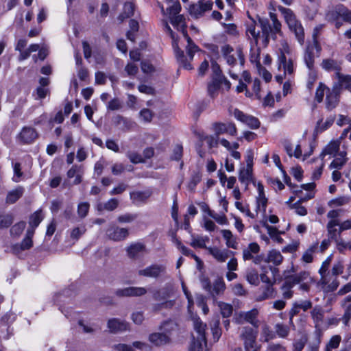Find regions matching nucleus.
Wrapping results in <instances>:
<instances>
[{
	"instance_id": "f257e3e1",
	"label": "nucleus",
	"mask_w": 351,
	"mask_h": 351,
	"mask_svg": "<svg viewBox=\"0 0 351 351\" xmlns=\"http://www.w3.org/2000/svg\"><path fill=\"white\" fill-rule=\"evenodd\" d=\"M193 321L195 335H193V341L189 351H208L206 349L207 346L205 333L206 324L197 317H193Z\"/></svg>"
},
{
	"instance_id": "f03ea898",
	"label": "nucleus",
	"mask_w": 351,
	"mask_h": 351,
	"mask_svg": "<svg viewBox=\"0 0 351 351\" xmlns=\"http://www.w3.org/2000/svg\"><path fill=\"white\" fill-rule=\"evenodd\" d=\"M258 332L251 327H243L240 333V337L243 341L245 351H258L259 346L256 343Z\"/></svg>"
},
{
	"instance_id": "7ed1b4c3",
	"label": "nucleus",
	"mask_w": 351,
	"mask_h": 351,
	"mask_svg": "<svg viewBox=\"0 0 351 351\" xmlns=\"http://www.w3.org/2000/svg\"><path fill=\"white\" fill-rule=\"evenodd\" d=\"M342 18L343 21L351 22V11L343 5H338L332 10L328 11L326 19L328 21L332 23Z\"/></svg>"
},
{
	"instance_id": "20e7f679",
	"label": "nucleus",
	"mask_w": 351,
	"mask_h": 351,
	"mask_svg": "<svg viewBox=\"0 0 351 351\" xmlns=\"http://www.w3.org/2000/svg\"><path fill=\"white\" fill-rule=\"evenodd\" d=\"M106 234L107 237L113 241H124L129 236V230L125 228H121L118 226L110 223L106 229Z\"/></svg>"
},
{
	"instance_id": "39448f33",
	"label": "nucleus",
	"mask_w": 351,
	"mask_h": 351,
	"mask_svg": "<svg viewBox=\"0 0 351 351\" xmlns=\"http://www.w3.org/2000/svg\"><path fill=\"white\" fill-rule=\"evenodd\" d=\"M213 5L211 1L200 0L197 3L190 5L189 12L193 18L198 19L202 16L206 12L210 10Z\"/></svg>"
},
{
	"instance_id": "423d86ee",
	"label": "nucleus",
	"mask_w": 351,
	"mask_h": 351,
	"mask_svg": "<svg viewBox=\"0 0 351 351\" xmlns=\"http://www.w3.org/2000/svg\"><path fill=\"white\" fill-rule=\"evenodd\" d=\"M166 28L173 39L172 46L174 49L177 60L179 62L180 66L186 70L192 69V65L189 62H188L186 58L184 56V51L179 48L177 41L174 39V33L167 23H166Z\"/></svg>"
},
{
	"instance_id": "0eeeda50",
	"label": "nucleus",
	"mask_w": 351,
	"mask_h": 351,
	"mask_svg": "<svg viewBox=\"0 0 351 351\" xmlns=\"http://www.w3.org/2000/svg\"><path fill=\"white\" fill-rule=\"evenodd\" d=\"M258 23L262 31L260 40L263 47H267L269 42V38L276 39V34L274 33L272 27L268 20L258 18Z\"/></svg>"
},
{
	"instance_id": "6e6552de",
	"label": "nucleus",
	"mask_w": 351,
	"mask_h": 351,
	"mask_svg": "<svg viewBox=\"0 0 351 351\" xmlns=\"http://www.w3.org/2000/svg\"><path fill=\"white\" fill-rule=\"evenodd\" d=\"M166 271V267L163 265L152 264L145 269L138 271L140 276L147 278H158L163 275Z\"/></svg>"
},
{
	"instance_id": "1a4fd4ad",
	"label": "nucleus",
	"mask_w": 351,
	"mask_h": 351,
	"mask_svg": "<svg viewBox=\"0 0 351 351\" xmlns=\"http://www.w3.org/2000/svg\"><path fill=\"white\" fill-rule=\"evenodd\" d=\"M128 256L130 259L136 260L144 256L147 253V248L144 243L141 242H134L130 243L126 247Z\"/></svg>"
},
{
	"instance_id": "9d476101",
	"label": "nucleus",
	"mask_w": 351,
	"mask_h": 351,
	"mask_svg": "<svg viewBox=\"0 0 351 351\" xmlns=\"http://www.w3.org/2000/svg\"><path fill=\"white\" fill-rule=\"evenodd\" d=\"M212 128L217 138L223 134L235 136L237 133V128L232 123H214L212 125Z\"/></svg>"
},
{
	"instance_id": "9b49d317",
	"label": "nucleus",
	"mask_w": 351,
	"mask_h": 351,
	"mask_svg": "<svg viewBox=\"0 0 351 351\" xmlns=\"http://www.w3.org/2000/svg\"><path fill=\"white\" fill-rule=\"evenodd\" d=\"M246 35L250 40L252 49L258 45L261 34L259 30H256V22L253 19L246 23Z\"/></svg>"
},
{
	"instance_id": "f8f14e48",
	"label": "nucleus",
	"mask_w": 351,
	"mask_h": 351,
	"mask_svg": "<svg viewBox=\"0 0 351 351\" xmlns=\"http://www.w3.org/2000/svg\"><path fill=\"white\" fill-rule=\"evenodd\" d=\"M284 275L285 278L282 285L291 289L295 285L304 282L309 277L308 273L306 271H302L299 274L290 276H286L285 274Z\"/></svg>"
},
{
	"instance_id": "ddd939ff",
	"label": "nucleus",
	"mask_w": 351,
	"mask_h": 351,
	"mask_svg": "<svg viewBox=\"0 0 351 351\" xmlns=\"http://www.w3.org/2000/svg\"><path fill=\"white\" fill-rule=\"evenodd\" d=\"M147 293L144 287H129L124 289L116 290L115 294L118 297H134L141 296Z\"/></svg>"
},
{
	"instance_id": "4468645a",
	"label": "nucleus",
	"mask_w": 351,
	"mask_h": 351,
	"mask_svg": "<svg viewBox=\"0 0 351 351\" xmlns=\"http://www.w3.org/2000/svg\"><path fill=\"white\" fill-rule=\"evenodd\" d=\"M38 137L36 130L32 127H24L18 136L19 141L23 144H30Z\"/></svg>"
},
{
	"instance_id": "2eb2a0df",
	"label": "nucleus",
	"mask_w": 351,
	"mask_h": 351,
	"mask_svg": "<svg viewBox=\"0 0 351 351\" xmlns=\"http://www.w3.org/2000/svg\"><path fill=\"white\" fill-rule=\"evenodd\" d=\"M278 70L282 71L284 75H292L295 71L293 60L291 57L281 56L278 58Z\"/></svg>"
},
{
	"instance_id": "dca6fc26",
	"label": "nucleus",
	"mask_w": 351,
	"mask_h": 351,
	"mask_svg": "<svg viewBox=\"0 0 351 351\" xmlns=\"http://www.w3.org/2000/svg\"><path fill=\"white\" fill-rule=\"evenodd\" d=\"M276 296V291L272 284L260 287L256 293L257 301H263L274 298Z\"/></svg>"
},
{
	"instance_id": "f3484780",
	"label": "nucleus",
	"mask_w": 351,
	"mask_h": 351,
	"mask_svg": "<svg viewBox=\"0 0 351 351\" xmlns=\"http://www.w3.org/2000/svg\"><path fill=\"white\" fill-rule=\"evenodd\" d=\"M107 326L111 333H118L128 329V324L117 318H112L108 321Z\"/></svg>"
},
{
	"instance_id": "a211bd4d",
	"label": "nucleus",
	"mask_w": 351,
	"mask_h": 351,
	"mask_svg": "<svg viewBox=\"0 0 351 351\" xmlns=\"http://www.w3.org/2000/svg\"><path fill=\"white\" fill-rule=\"evenodd\" d=\"M335 78L337 82L335 87L339 91L340 89H346L351 92V75H344L339 71L335 73Z\"/></svg>"
},
{
	"instance_id": "6ab92c4d",
	"label": "nucleus",
	"mask_w": 351,
	"mask_h": 351,
	"mask_svg": "<svg viewBox=\"0 0 351 351\" xmlns=\"http://www.w3.org/2000/svg\"><path fill=\"white\" fill-rule=\"evenodd\" d=\"M209 253L219 262H225L230 255H234V252L226 249L220 250L217 247H208Z\"/></svg>"
},
{
	"instance_id": "aec40b11",
	"label": "nucleus",
	"mask_w": 351,
	"mask_h": 351,
	"mask_svg": "<svg viewBox=\"0 0 351 351\" xmlns=\"http://www.w3.org/2000/svg\"><path fill=\"white\" fill-rule=\"evenodd\" d=\"M226 289V285L221 278H217L211 286V291L208 293L213 299V302L216 301V296L222 295Z\"/></svg>"
},
{
	"instance_id": "412c9836",
	"label": "nucleus",
	"mask_w": 351,
	"mask_h": 351,
	"mask_svg": "<svg viewBox=\"0 0 351 351\" xmlns=\"http://www.w3.org/2000/svg\"><path fill=\"white\" fill-rule=\"evenodd\" d=\"M312 307V302L310 300H303L300 302H295L293 304V307L289 311L290 322H292L293 317L299 313L300 310L302 309L304 311Z\"/></svg>"
},
{
	"instance_id": "4be33fe9",
	"label": "nucleus",
	"mask_w": 351,
	"mask_h": 351,
	"mask_svg": "<svg viewBox=\"0 0 351 351\" xmlns=\"http://www.w3.org/2000/svg\"><path fill=\"white\" fill-rule=\"evenodd\" d=\"M339 91L335 87L332 90L328 89L326 105L328 110H332L337 106L339 103Z\"/></svg>"
},
{
	"instance_id": "5701e85b",
	"label": "nucleus",
	"mask_w": 351,
	"mask_h": 351,
	"mask_svg": "<svg viewBox=\"0 0 351 351\" xmlns=\"http://www.w3.org/2000/svg\"><path fill=\"white\" fill-rule=\"evenodd\" d=\"M278 10L283 15L284 19L289 27L296 25V24L300 23L297 19L295 15L293 14L291 10L286 8L282 6L278 7Z\"/></svg>"
},
{
	"instance_id": "b1692460",
	"label": "nucleus",
	"mask_w": 351,
	"mask_h": 351,
	"mask_svg": "<svg viewBox=\"0 0 351 351\" xmlns=\"http://www.w3.org/2000/svg\"><path fill=\"white\" fill-rule=\"evenodd\" d=\"M149 340L155 346H160L168 343L170 341V338L165 333L154 332L149 335Z\"/></svg>"
},
{
	"instance_id": "393cba45",
	"label": "nucleus",
	"mask_w": 351,
	"mask_h": 351,
	"mask_svg": "<svg viewBox=\"0 0 351 351\" xmlns=\"http://www.w3.org/2000/svg\"><path fill=\"white\" fill-rule=\"evenodd\" d=\"M260 252V246L257 243H250L248 246L243 250V259L246 261L254 258V255Z\"/></svg>"
},
{
	"instance_id": "a878e982",
	"label": "nucleus",
	"mask_w": 351,
	"mask_h": 351,
	"mask_svg": "<svg viewBox=\"0 0 351 351\" xmlns=\"http://www.w3.org/2000/svg\"><path fill=\"white\" fill-rule=\"evenodd\" d=\"M334 157L335 158L329 166L330 169H341L347 162L346 152L341 151Z\"/></svg>"
},
{
	"instance_id": "bb28decb",
	"label": "nucleus",
	"mask_w": 351,
	"mask_h": 351,
	"mask_svg": "<svg viewBox=\"0 0 351 351\" xmlns=\"http://www.w3.org/2000/svg\"><path fill=\"white\" fill-rule=\"evenodd\" d=\"M173 293V289L170 286H165L163 288L154 292L153 298L157 301L166 300Z\"/></svg>"
},
{
	"instance_id": "cd10ccee",
	"label": "nucleus",
	"mask_w": 351,
	"mask_h": 351,
	"mask_svg": "<svg viewBox=\"0 0 351 351\" xmlns=\"http://www.w3.org/2000/svg\"><path fill=\"white\" fill-rule=\"evenodd\" d=\"M340 141L339 140L333 141L329 143L324 148L320 156L323 158L326 155H331L335 156L339 152Z\"/></svg>"
},
{
	"instance_id": "c85d7f7f",
	"label": "nucleus",
	"mask_w": 351,
	"mask_h": 351,
	"mask_svg": "<svg viewBox=\"0 0 351 351\" xmlns=\"http://www.w3.org/2000/svg\"><path fill=\"white\" fill-rule=\"evenodd\" d=\"M262 225L267 229L271 239L278 243H283V239L280 235L282 233V232H280L276 228L269 226L267 221H262Z\"/></svg>"
},
{
	"instance_id": "c756f323",
	"label": "nucleus",
	"mask_w": 351,
	"mask_h": 351,
	"mask_svg": "<svg viewBox=\"0 0 351 351\" xmlns=\"http://www.w3.org/2000/svg\"><path fill=\"white\" fill-rule=\"evenodd\" d=\"M83 173L82 167L81 165H73L67 171V177L72 178L75 177L73 184H79L82 182V174Z\"/></svg>"
},
{
	"instance_id": "7c9ffc66",
	"label": "nucleus",
	"mask_w": 351,
	"mask_h": 351,
	"mask_svg": "<svg viewBox=\"0 0 351 351\" xmlns=\"http://www.w3.org/2000/svg\"><path fill=\"white\" fill-rule=\"evenodd\" d=\"M221 234L223 239L226 241V244L228 247L237 250L239 246L237 237H234L232 232L229 230H222Z\"/></svg>"
},
{
	"instance_id": "2f4dec72",
	"label": "nucleus",
	"mask_w": 351,
	"mask_h": 351,
	"mask_svg": "<svg viewBox=\"0 0 351 351\" xmlns=\"http://www.w3.org/2000/svg\"><path fill=\"white\" fill-rule=\"evenodd\" d=\"M170 22L172 25L178 31H181L184 36V33H187L186 30V25L184 23V17L183 15H175L170 16Z\"/></svg>"
},
{
	"instance_id": "473e14b6",
	"label": "nucleus",
	"mask_w": 351,
	"mask_h": 351,
	"mask_svg": "<svg viewBox=\"0 0 351 351\" xmlns=\"http://www.w3.org/2000/svg\"><path fill=\"white\" fill-rule=\"evenodd\" d=\"M152 195L150 191H134L130 193V198L134 204L145 202Z\"/></svg>"
},
{
	"instance_id": "72a5a7b5",
	"label": "nucleus",
	"mask_w": 351,
	"mask_h": 351,
	"mask_svg": "<svg viewBox=\"0 0 351 351\" xmlns=\"http://www.w3.org/2000/svg\"><path fill=\"white\" fill-rule=\"evenodd\" d=\"M339 225V221L338 219H332L328 221L327 223L326 228L328 230V234L329 239L332 241H335L340 237H338L337 234V226Z\"/></svg>"
},
{
	"instance_id": "f704fd0d",
	"label": "nucleus",
	"mask_w": 351,
	"mask_h": 351,
	"mask_svg": "<svg viewBox=\"0 0 351 351\" xmlns=\"http://www.w3.org/2000/svg\"><path fill=\"white\" fill-rule=\"evenodd\" d=\"M43 218L44 217L42 214L41 210H38L34 213L29 217V228L27 230H33L34 232L35 229L39 226Z\"/></svg>"
},
{
	"instance_id": "c9c22d12",
	"label": "nucleus",
	"mask_w": 351,
	"mask_h": 351,
	"mask_svg": "<svg viewBox=\"0 0 351 351\" xmlns=\"http://www.w3.org/2000/svg\"><path fill=\"white\" fill-rule=\"evenodd\" d=\"M283 256L281 253L276 250H270L267 254V262L271 263L274 265H280L283 261Z\"/></svg>"
},
{
	"instance_id": "e433bc0d",
	"label": "nucleus",
	"mask_w": 351,
	"mask_h": 351,
	"mask_svg": "<svg viewBox=\"0 0 351 351\" xmlns=\"http://www.w3.org/2000/svg\"><path fill=\"white\" fill-rule=\"evenodd\" d=\"M239 180L247 187L252 181V169L242 168L239 171Z\"/></svg>"
},
{
	"instance_id": "4c0bfd02",
	"label": "nucleus",
	"mask_w": 351,
	"mask_h": 351,
	"mask_svg": "<svg viewBox=\"0 0 351 351\" xmlns=\"http://www.w3.org/2000/svg\"><path fill=\"white\" fill-rule=\"evenodd\" d=\"M208 241L209 239L208 237L192 234L190 245L194 248H207L206 246V243Z\"/></svg>"
},
{
	"instance_id": "58836bf2",
	"label": "nucleus",
	"mask_w": 351,
	"mask_h": 351,
	"mask_svg": "<svg viewBox=\"0 0 351 351\" xmlns=\"http://www.w3.org/2000/svg\"><path fill=\"white\" fill-rule=\"evenodd\" d=\"M23 188L19 186L10 191L6 197V203L12 204L15 203L23 194Z\"/></svg>"
},
{
	"instance_id": "ea45409f",
	"label": "nucleus",
	"mask_w": 351,
	"mask_h": 351,
	"mask_svg": "<svg viewBox=\"0 0 351 351\" xmlns=\"http://www.w3.org/2000/svg\"><path fill=\"white\" fill-rule=\"evenodd\" d=\"M219 324L220 321L218 316L215 317L210 322V328L215 341H217L221 335V330L219 328Z\"/></svg>"
},
{
	"instance_id": "a19ab883",
	"label": "nucleus",
	"mask_w": 351,
	"mask_h": 351,
	"mask_svg": "<svg viewBox=\"0 0 351 351\" xmlns=\"http://www.w3.org/2000/svg\"><path fill=\"white\" fill-rule=\"evenodd\" d=\"M289 28L292 32L294 33L298 43L302 45L304 42V32L301 23L296 24L295 26L293 25V27H290Z\"/></svg>"
},
{
	"instance_id": "79ce46f5",
	"label": "nucleus",
	"mask_w": 351,
	"mask_h": 351,
	"mask_svg": "<svg viewBox=\"0 0 351 351\" xmlns=\"http://www.w3.org/2000/svg\"><path fill=\"white\" fill-rule=\"evenodd\" d=\"M221 88L219 80L212 79L211 82L208 84L207 90L208 95L215 98L217 95Z\"/></svg>"
},
{
	"instance_id": "37998d69",
	"label": "nucleus",
	"mask_w": 351,
	"mask_h": 351,
	"mask_svg": "<svg viewBox=\"0 0 351 351\" xmlns=\"http://www.w3.org/2000/svg\"><path fill=\"white\" fill-rule=\"evenodd\" d=\"M245 278L250 285L257 286L259 284V274L255 269H248L246 271Z\"/></svg>"
},
{
	"instance_id": "c03bdc74",
	"label": "nucleus",
	"mask_w": 351,
	"mask_h": 351,
	"mask_svg": "<svg viewBox=\"0 0 351 351\" xmlns=\"http://www.w3.org/2000/svg\"><path fill=\"white\" fill-rule=\"evenodd\" d=\"M304 61L308 69H313L314 66V53L313 47H308L304 54Z\"/></svg>"
},
{
	"instance_id": "a18cd8bd",
	"label": "nucleus",
	"mask_w": 351,
	"mask_h": 351,
	"mask_svg": "<svg viewBox=\"0 0 351 351\" xmlns=\"http://www.w3.org/2000/svg\"><path fill=\"white\" fill-rule=\"evenodd\" d=\"M335 119V116H330L326 118L325 121H323V120L318 121L316 125L317 132H322L329 128L333 124Z\"/></svg>"
},
{
	"instance_id": "49530a36",
	"label": "nucleus",
	"mask_w": 351,
	"mask_h": 351,
	"mask_svg": "<svg viewBox=\"0 0 351 351\" xmlns=\"http://www.w3.org/2000/svg\"><path fill=\"white\" fill-rule=\"evenodd\" d=\"M184 38L187 40V46H186V53L188 56L189 57L190 60H192L194 56V54L196 51L199 50V47L193 43L192 39L189 36L187 33H184Z\"/></svg>"
},
{
	"instance_id": "de8ad7c7",
	"label": "nucleus",
	"mask_w": 351,
	"mask_h": 351,
	"mask_svg": "<svg viewBox=\"0 0 351 351\" xmlns=\"http://www.w3.org/2000/svg\"><path fill=\"white\" fill-rule=\"evenodd\" d=\"M134 12V5L132 2H127L124 4L123 11L119 15V19L123 21L125 19L133 16Z\"/></svg>"
},
{
	"instance_id": "09e8293b",
	"label": "nucleus",
	"mask_w": 351,
	"mask_h": 351,
	"mask_svg": "<svg viewBox=\"0 0 351 351\" xmlns=\"http://www.w3.org/2000/svg\"><path fill=\"white\" fill-rule=\"evenodd\" d=\"M314 161L317 163V165L313 171L312 179L313 180H317L320 178L322 174L324 162L323 161V158H317Z\"/></svg>"
},
{
	"instance_id": "8fccbe9b",
	"label": "nucleus",
	"mask_w": 351,
	"mask_h": 351,
	"mask_svg": "<svg viewBox=\"0 0 351 351\" xmlns=\"http://www.w3.org/2000/svg\"><path fill=\"white\" fill-rule=\"evenodd\" d=\"M291 49L289 47L288 43L285 40H282L280 42V46L278 48V58H280L281 56L285 57H291Z\"/></svg>"
},
{
	"instance_id": "3c124183",
	"label": "nucleus",
	"mask_w": 351,
	"mask_h": 351,
	"mask_svg": "<svg viewBox=\"0 0 351 351\" xmlns=\"http://www.w3.org/2000/svg\"><path fill=\"white\" fill-rule=\"evenodd\" d=\"M217 306L220 309L221 314L223 317H229L231 316L233 311V307L231 304L223 302H216Z\"/></svg>"
},
{
	"instance_id": "603ef678",
	"label": "nucleus",
	"mask_w": 351,
	"mask_h": 351,
	"mask_svg": "<svg viewBox=\"0 0 351 351\" xmlns=\"http://www.w3.org/2000/svg\"><path fill=\"white\" fill-rule=\"evenodd\" d=\"M318 247V243L316 242L309 247L308 249L303 254L302 259L306 263H310L313 261V254Z\"/></svg>"
},
{
	"instance_id": "864d4df0",
	"label": "nucleus",
	"mask_w": 351,
	"mask_h": 351,
	"mask_svg": "<svg viewBox=\"0 0 351 351\" xmlns=\"http://www.w3.org/2000/svg\"><path fill=\"white\" fill-rule=\"evenodd\" d=\"M34 230H27L26 232V236L24 238V239L22 241V242L20 243V245L22 247V249L29 250L33 244L32 242V237L34 236Z\"/></svg>"
},
{
	"instance_id": "5fc2aeb1",
	"label": "nucleus",
	"mask_w": 351,
	"mask_h": 351,
	"mask_svg": "<svg viewBox=\"0 0 351 351\" xmlns=\"http://www.w3.org/2000/svg\"><path fill=\"white\" fill-rule=\"evenodd\" d=\"M336 248L340 253H344L346 250H351V241L346 242L342 238L339 237L335 241Z\"/></svg>"
},
{
	"instance_id": "6e6d98bb",
	"label": "nucleus",
	"mask_w": 351,
	"mask_h": 351,
	"mask_svg": "<svg viewBox=\"0 0 351 351\" xmlns=\"http://www.w3.org/2000/svg\"><path fill=\"white\" fill-rule=\"evenodd\" d=\"M311 316L316 324V326L322 322L324 311L319 306H315L311 311Z\"/></svg>"
},
{
	"instance_id": "4d7b16f0",
	"label": "nucleus",
	"mask_w": 351,
	"mask_h": 351,
	"mask_svg": "<svg viewBox=\"0 0 351 351\" xmlns=\"http://www.w3.org/2000/svg\"><path fill=\"white\" fill-rule=\"evenodd\" d=\"M322 66L323 69L327 71H335L338 70L339 65L337 62L332 59H325L322 62Z\"/></svg>"
},
{
	"instance_id": "13d9d810",
	"label": "nucleus",
	"mask_w": 351,
	"mask_h": 351,
	"mask_svg": "<svg viewBox=\"0 0 351 351\" xmlns=\"http://www.w3.org/2000/svg\"><path fill=\"white\" fill-rule=\"evenodd\" d=\"M258 314V311L256 309H252L250 311H247L244 315V319L247 322L250 323L253 326L257 327L256 318Z\"/></svg>"
},
{
	"instance_id": "bf43d9fd",
	"label": "nucleus",
	"mask_w": 351,
	"mask_h": 351,
	"mask_svg": "<svg viewBox=\"0 0 351 351\" xmlns=\"http://www.w3.org/2000/svg\"><path fill=\"white\" fill-rule=\"evenodd\" d=\"M138 215L136 214L133 213H125L121 215H119L117 217V221L120 223H131L134 221L137 218Z\"/></svg>"
},
{
	"instance_id": "052dcab7",
	"label": "nucleus",
	"mask_w": 351,
	"mask_h": 351,
	"mask_svg": "<svg viewBox=\"0 0 351 351\" xmlns=\"http://www.w3.org/2000/svg\"><path fill=\"white\" fill-rule=\"evenodd\" d=\"M277 335L282 338H285L289 333V326L283 324H277L275 326Z\"/></svg>"
},
{
	"instance_id": "680f3d73",
	"label": "nucleus",
	"mask_w": 351,
	"mask_h": 351,
	"mask_svg": "<svg viewBox=\"0 0 351 351\" xmlns=\"http://www.w3.org/2000/svg\"><path fill=\"white\" fill-rule=\"evenodd\" d=\"M90 204L88 202H81L77 206V215L80 218H84L88 213Z\"/></svg>"
},
{
	"instance_id": "e2e57ef3",
	"label": "nucleus",
	"mask_w": 351,
	"mask_h": 351,
	"mask_svg": "<svg viewBox=\"0 0 351 351\" xmlns=\"http://www.w3.org/2000/svg\"><path fill=\"white\" fill-rule=\"evenodd\" d=\"M25 226L26 223L25 221H20L16 223L10 229L11 234L16 237L19 236L24 230Z\"/></svg>"
},
{
	"instance_id": "0e129e2a",
	"label": "nucleus",
	"mask_w": 351,
	"mask_h": 351,
	"mask_svg": "<svg viewBox=\"0 0 351 351\" xmlns=\"http://www.w3.org/2000/svg\"><path fill=\"white\" fill-rule=\"evenodd\" d=\"M267 199L265 196L256 197V212L261 211L263 213L266 211Z\"/></svg>"
},
{
	"instance_id": "69168bd1",
	"label": "nucleus",
	"mask_w": 351,
	"mask_h": 351,
	"mask_svg": "<svg viewBox=\"0 0 351 351\" xmlns=\"http://www.w3.org/2000/svg\"><path fill=\"white\" fill-rule=\"evenodd\" d=\"M211 64L213 71L212 79L219 80L221 77L223 76L219 64L216 61H212Z\"/></svg>"
},
{
	"instance_id": "338daca9",
	"label": "nucleus",
	"mask_w": 351,
	"mask_h": 351,
	"mask_svg": "<svg viewBox=\"0 0 351 351\" xmlns=\"http://www.w3.org/2000/svg\"><path fill=\"white\" fill-rule=\"evenodd\" d=\"M244 123L252 129H257L260 127L258 119L252 115H247Z\"/></svg>"
},
{
	"instance_id": "774afa93",
	"label": "nucleus",
	"mask_w": 351,
	"mask_h": 351,
	"mask_svg": "<svg viewBox=\"0 0 351 351\" xmlns=\"http://www.w3.org/2000/svg\"><path fill=\"white\" fill-rule=\"evenodd\" d=\"M351 319V303L345 306L344 313L341 318L343 323L346 326L349 325L350 320Z\"/></svg>"
}]
</instances>
